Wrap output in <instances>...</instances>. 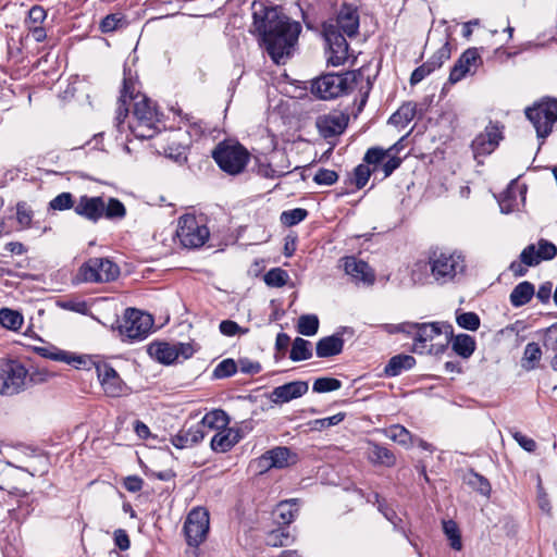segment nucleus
Returning a JSON list of instances; mask_svg holds the SVG:
<instances>
[{"mask_svg": "<svg viewBox=\"0 0 557 557\" xmlns=\"http://www.w3.org/2000/svg\"><path fill=\"white\" fill-rule=\"evenodd\" d=\"M292 454L286 447H276L259 458V466L264 469L284 468L289 465Z\"/></svg>", "mask_w": 557, "mask_h": 557, "instance_id": "22", "label": "nucleus"}, {"mask_svg": "<svg viewBox=\"0 0 557 557\" xmlns=\"http://www.w3.org/2000/svg\"><path fill=\"white\" fill-rule=\"evenodd\" d=\"M309 389L305 381H294L273 388L270 399L273 404L282 405L305 395Z\"/></svg>", "mask_w": 557, "mask_h": 557, "instance_id": "21", "label": "nucleus"}, {"mask_svg": "<svg viewBox=\"0 0 557 557\" xmlns=\"http://www.w3.org/2000/svg\"><path fill=\"white\" fill-rule=\"evenodd\" d=\"M343 348V337L338 334H334L319 339L315 346V351L319 358H329L341 354Z\"/></svg>", "mask_w": 557, "mask_h": 557, "instance_id": "23", "label": "nucleus"}, {"mask_svg": "<svg viewBox=\"0 0 557 557\" xmlns=\"http://www.w3.org/2000/svg\"><path fill=\"white\" fill-rule=\"evenodd\" d=\"M525 115L533 124L537 137H547L557 121V99H544L525 110Z\"/></svg>", "mask_w": 557, "mask_h": 557, "instance_id": "12", "label": "nucleus"}, {"mask_svg": "<svg viewBox=\"0 0 557 557\" xmlns=\"http://www.w3.org/2000/svg\"><path fill=\"white\" fill-rule=\"evenodd\" d=\"M220 332L226 336H234L237 333H247L248 330H243L236 322L232 320H224L220 323Z\"/></svg>", "mask_w": 557, "mask_h": 557, "instance_id": "59", "label": "nucleus"}, {"mask_svg": "<svg viewBox=\"0 0 557 557\" xmlns=\"http://www.w3.org/2000/svg\"><path fill=\"white\" fill-rule=\"evenodd\" d=\"M307 214H308L307 211L301 208H296L293 210L284 211L281 214V222L284 225L293 226V225H296V224L300 223L301 221H304L306 219Z\"/></svg>", "mask_w": 557, "mask_h": 557, "instance_id": "45", "label": "nucleus"}, {"mask_svg": "<svg viewBox=\"0 0 557 557\" xmlns=\"http://www.w3.org/2000/svg\"><path fill=\"white\" fill-rule=\"evenodd\" d=\"M97 376L104 394L109 397H119L124 393V383L117 372L107 363L97 364Z\"/></svg>", "mask_w": 557, "mask_h": 557, "instance_id": "19", "label": "nucleus"}, {"mask_svg": "<svg viewBox=\"0 0 557 557\" xmlns=\"http://www.w3.org/2000/svg\"><path fill=\"white\" fill-rule=\"evenodd\" d=\"M36 382L35 375L29 374L23 363L16 360L0 362V394L13 396L28 388Z\"/></svg>", "mask_w": 557, "mask_h": 557, "instance_id": "8", "label": "nucleus"}, {"mask_svg": "<svg viewBox=\"0 0 557 557\" xmlns=\"http://www.w3.org/2000/svg\"><path fill=\"white\" fill-rule=\"evenodd\" d=\"M210 232L202 220L193 214H184L178 219L176 236L186 248H199L209 238Z\"/></svg>", "mask_w": 557, "mask_h": 557, "instance_id": "11", "label": "nucleus"}, {"mask_svg": "<svg viewBox=\"0 0 557 557\" xmlns=\"http://www.w3.org/2000/svg\"><path fill=\"white\" fill-rule=\"evenodd\" d=\"M63 362L67 364H73L76 369H86L89 370L91 367L97 369V364L101 363L100 361H95L91 357L86 355H76L67 351V358H65Z\"/></svg>", "mask_w": 557, "mask_h": 557, "instance_id": "39", "label": "nucleus"}, {"mask_svg": "<svg viewBox=\"0 0 557 557\" xmlns=\"http://www.w3.org/2000/svg\"><path fill=\"white\" fill-rule=\"evenodd\" d=\"M239 441L238 432L227 426L219 432L211 440V448L218 453L228 451Z\"/></svg>", "mask_w": 557, "mask_h": 557, "instance_id": "24", "label": "nucleus"}, {"mask_svg": "<svg viewBox=\"0 0 557 557\" xmlns=\"http://www.w3.org/2000/svg\"><path fill=\"white\" fill-rule=\"evenodd\" d=\"M359 14L351 5H344L335 20L323 24V35L329 46V62L338 66L348 59V44L345 36L351 38L358 34Z\"/></svg>", "mask_w": 557, "mask_h": 557, "instance_id": "3", "label": "nucleus"}, {"mask_svg": "<svg viewBox=\"0 0 557 557\" xmlns=\"http://www.w3.org/2000/svg\"><path fill=\"white\" fill-rule=\"evenodd\" d=\"M237 371V363L233 359H224L214 369L213 375L216 379L232 376Z\"/></svg>", "mask_w": 557, "mask_h": 557, "instance_id": "48", "label": "nucleus"}, {"mask_svg": "<svg viewBox=\"0 0 557 557\" xmlns=\"http://www.w3.org/2000/svg\"><path fill=\"white\" fill-rule=\"evenodd\" d=\"M257 173L265 178H277L280 177V171L274 170L271 157L267 162L259 161L257 166Z\"/></svg>", "mask_w": 557, "mask_h": 557, "instance_id": "55", "label": "nucleus"}, {"mask_svg": "<svg viewBox=\"0 0 557 557\" xmlns=\"http://www.w3.org/2000/svg\"><path fill=\"white\" fill-rule=\"evenodd\" d=\"M149 355L161 363L170 364L177 360V350L174 344L152 343L148 347Z\"/></svg>", "mask_w": 557, "mask_h": 557, "instance_id": "25", "label": "nucleus"}, {"mask_svg": "<svg viewBox=\"0 0 557 557\" xmlns=\"http://www.w3.org/2000/svg\"><path fill=\"white\" fill-rule=\"evenodd\" d=\"M201 423L206 431H221L230 423L227 413L222 409H214L203 416Z\"/></svg>", "mask_w": 557, "mask_h": 557, "instance_id": "29", "label": "nucleus"}, {"mask_svg": "<svg viewBox=\"0 0 557 557\" xmlns=\"http://www.w3.org/2000/svg\"><path fill=\"white\" fill-rule=\"evenodd\" d=\"M450 46L446 41L437 51L426 61L434 70L440 69L445 61L450 58Z\"/></svg>", "mask_w": 557, "mask_h": 557, "instance_id": "49", "label": "nucleus"}, {"mask_svg": "<svg viewBox=\"0 0 557 557\" xmlns=\"http://www.w3.org/2000/svg\"><path fill=\"white\" fill-rule=\"evenodd\" d=\"M457 324L469 331H475L480 326V318L474 312H463L456 318Z\"/></svg>", "mask_w": 557, "mask_h": 557, "instance_id": "47", "label": "nucleus"}, {"mask_svg": "<svg viewBox=\"0 0 557 557\" xmlns=\"http://www.w3.org/2000/svg\"><path fill=\"white\" fill-rule=\"evenodd\" d=\"M413 322H403L399 324H383L382 329L388 333V334H396V333H405V334H412L413 333Z\"/></svg>", "mask_w": 557, "mask_h": 557, "instance_id": "56", "label": "nucleus"}, {"mask_svg": "<svg viewBox=\"0 0 557 557\" xmlns=\"http://www.w3.org/2000/svg\"><path fill=\"white\" fill-rule=\"evenodd\" d=\"M212 158L223 172L230 175H237L245 170L249 162L250 153L239 143L224 140L213 149Z\"/></svg>", "mask_w": 557, "mask_h": 557, "instance_id": "7", "label": "nucleus"}, {"mask_svg": "<svg viewBox=\"0 0 557 557\" xmlns=\"http://www.w3.org/2000/svg\"><path fill=\"white\" fill-rule=\"evenodd\" d=\"M343 267L347 275H349L356 283L371 286L375 281L373 270L363 260L357 259L354 256L345 257L343 259Z\"/></svg>", "mask_w": 557, "mask_h": 557, "instance_id": "20", "label": "nucleus"}, {"mask_svg": "<svg viewBox=\"0 0 557 557\" xmlns=\"http://www.w3.org/2000/svg\"><path fill=\"white\" fill-rule=\"evenodd\" d=\"M274 170L280 171V177L290 172V163L288 157L283 151H274L271 153Z\"/></svg>", "mask_w": 557, "mask_h": 557, "instance_id": "46", "label": "nucleus"}, {"mask_svg": "<svg viewBox=\"0 0 557 557\" xmlns=\"http://www.w3.org/2000/svg\"><path fill=\"white\" fill-rule=\"evenodd\" d=\"M239 368L242 373L245 374H257L261 371V364L257 361L243 358L238 360L237 369Z\"/></svg>", "mask_w": 557, "mask_h": 557, "instance_id": "61", "label": "nucleus"}, {"mask_svg": "<svg viewBox=\"0 0 557 557\" xmlns=\"http://www.w3.org/2000/svg\"><path fill=\"white\" fill-rule=\"evenodd\" d=\"M410 278L414 284L425 285L430 283L431 271H430V257L428 261L418 260L410 269Z\"/></svg>", "mask_w": 557, "mask_h": 557, "instance_id": "33", "label": "nucleus"}, {"mask_svg": "<svg viewBox=\"0 0 557 557\" xmlns=\"http://www.w3.org/2000/svg\"><path fill=\"white\" fill-rule=\"evenodd\" d=\"M35 351L44 357V358H48V359H51V360H54V361H61L63 362L64 360H66L65 358H67V351L66 350H63V349H60L55 346H42V347H36L35 348Z\"/></svg>", "mask_w": 557, "mask_h": 557, "instance_id": "43", "label": "nucleus"}, {"mask_svg": "<svg viewBox=\"0 0 557 557\" xmlns=\"http://www.w3.org/2000/svg\"><path fill=\"white\" fill-rule=\"evenodd\" d=\"M557 256V247L547 239H540L537 244L528 245L520 253L522 263L527 267H535L542 261H548Z\"/></svg>", "mask_w": 557, "mask_h": 557, "instance_id": "14", "label": "nucleus"}, {"mask_svg": "<svg viewBox=\"0 0 557 557\" xmlns=\"http://www.w3.org/2000/svg\"><path fill=\"white\" fill-rule=\"evenodd\" d=\"M210 515L201 506L193 508L186 516L183 525V533L188 546L198 547L209 534Z\"/></svg>", "mask_w": 557, "mask_h": 557, "instance_id": "10", "label": "nucleus"}, {"mask_svg": "<svg viewBox=\"0 0 557 557\" xmlns=\"http://www.w3.org/2000/svg\"><path fill=\"white\" fill-rule=\"evenodd\" d=\"M16 221L21 230L29 228L33 221V210L24 202H17L16 205Z\"/></svg>", "mask_w": 557, "mask_h": 557, "instance_id": "40", "label": "nucleus"}, {"mask_svg": "<svg viewBox=\"0 0 557 557\" xmlns=\"http://www.w3.org/2000/svg\"><path fill=\"white\" fill-rule=\"evenodd\" d=\"M502 139V132L499 127L490 123L485 129L476 135L471 144L473 156L475 159L491 154Z\"/></svg>", "mask_w": 557, "mask_h": 557, "instance_id": "16", "label": "nucleus"}, {"mask_svg": "<svg viewBox=\"0 0 557 557\" xmlns=\"http://www.w3.org/2000/svg\"><path fill=\"white\" fill-rule=\"evenodd\" d=\"M298 511L297 500L288 499L277 504L274 515L278 523L289 524L294 521Z\"/></svg>", "mask_w": 557, "mask_h": 557, "instance_id": "30", "label": "nucleus"}, {"mask_svg": "<svg viewBox=\"0 0 557 557\" xmlns=\"http://www.w3.org/2000/svg\"><path fill=\"white\" fill-rule=\"evenodd\" d=\"M443 532L449 541V545L455 550L462 549V541L460 530L457 523L453 520L443 521Z\"/></svg>", "mask_w": 557, "mask_h": 557, "instance_id": "36", "label": "nucleus"}, {"mask_svg": "<svg viewBox=\"0 0 557 557\" xmlns=\"http://www.w3.org/2000/svg\"><path fill=\"white\" fill-rule=\"evenodd\" d=\"M534 295V285L528 281H523L513 287L509 300L512 307L519 308L530 302Z\"/></svg>", "mask_w": 557, "mask_h": 557, "instance_id": "26", "label": "nucleus"}, {"mask_svg": "<svg viewBox=\"0 0 557 557\" xmlns=\"http://www.w3.org/2000/svg\"><path fill=\"white\" fill-rule=\"evenodd\" d=\"M345 418L344 413H336L332 417L318 419L314 421V429L317 430H323L330 426L337 425L341 423Z\"/></svg>", "mask_w": 557, "mask_h": 557, "instance_id": "60", "label": "nucleus"}, {"mask_svg": "<svg viewBox=\"0 0 557 557\" xmlns=\"http://www.w3.org/2000/svg\"><path fill=\"white\" fill-rule=\"evenodd\" d=\"M416 116V104L412 102L404 103L388 120V123L395 126L405 127Z\"/></svg>", "mask_w": 557, "mask_h": 557, "instance_id": "32", "label": "nucleus"}, {"mask_svg": "<svg viewBox=\"0 0 557 557\" xmlns=\"http://www.w3.org/2000/svg\"><path fill=\"white\" fill-rule=\"evenodd\" d=\"M453 349L457 355L468 358L475 349V341L467 334L457 335L453 339Z\"/></svg>", "mask_w": 557, "mask_h": 557, "instance_id": "35", "label": "nucleus"}, {"mask_svg": "<svg viewBox=\"0 0 557 557\" xmlns=\"http://www.w3.org/2000/svg\"><path fill=\"white\" fill-rule=\"evenodd\" d=\"M430 271L436 285L457 283L466 274V257L458 250L433 251L430 253Z\"/></svg>", "mask_w": 557, "mask_h": 557, "instance_id": "5", "label": "nucleus"}, {"mask_svg": "<svg viewBox=\"0 0 557 557\" xmlns=\"http://www.w3.org/2000/svg\"><path fill=\"white\" fill-rule=\"evenodd\" d=\"M289 539V533L285 529H277L269 533L267 544L272 547H282L288 544Z\"/></svg>", "mask_w": 557, "mask_h": 557, "instance_id": "50", "label": "nucleus"}, {"mask_svg": "<svg viewBox=\"0 0 557 557\" xmlns=\"http://www.w3.org/2000/svg\"><path fill=\"white\" fill-rule=\"evenodd\" d=\"M371 176V170L366 164H359L354 171L355 184L358 189L366 186Z\"/></svg>", "mask_w": 557, "mask_h": 557, "instance_id": "54", "label": "nucleus"}, {"mask_svg": "<svg viewBox=\"0 0 557 557\" xmlns=\"http://www.w3.org/2000/svg\"><path fill=\"white\" fill-rule=\"evenodd\" d=\"M367 456L371 462L386 467H393L396 462V457L389 449L372 442L369 443Z\"/></svg>", "mask_w": 557, "mask_h": 557, "instance_id": "28", "label": "nucleus"}, {"mask_svg": "<svg viewBox=\"0 0 557 557\" xmlns=\"http://www.w3.org/2000/svg\"><path fill=\"white\" fill-rule=\"evenodd\" d=\"M416 359L410 355H396L392 357L384 368V373L389 376H397L401 372L410 370L414 367Z\"/></svg>", "mask_w": 557, "mask_h": 557, "instance_id": "27", "label": "nucleus"}, {"mask_svg": "<svg viewBox=\"0 0 557 557\" xmlns=\"http://www.w3.org/2000/svg\"><path fill=\"white\" fill-rule=\"evenodd\" d=\"M413 333L410 334L413 338V351L423 354L424 351L432 352L433 346L428 347L429 342L443 335L440 323H413Z\"/></svg>", "mask_w": 557, "mask_h": 557, "instance_id": "17", "label": "nucleus"}, {"mask_svg": "<svg viewBox=\"0 0 557 557\" xmlns=\"http://www.w3.org/2000/svg\"><path fill=\"white\" fill-rule=\"evenodd\" d=\"M120 276V267L109 258L94 257L78 269L76 278L82 283H110Z\"/></svg>", "mask_w": 557, "mask_h": 557, "instance_id": "9", "label": "nucleus"}, {"mask_svg": "<svg viewBox=\"0 0 557 557\" xmlns=\"http://www.w3.org/2000/svg\"><path fill=\"white\" fill-rule=\"evenodd\" d=\"M363 75L359 72H346L344 74H326L311 82V92L323 100L336 98L345 92L354 90L358 85L366 88L360 108L367 102L371 83L367 78L363 86Z\"/></svg>", "mask_w": 557, "mask_h": 557, "instance_id": "4", "label": "nucleus"}, {"mask_svg": "<svg viewBox=\"0 0 557 557\" xmlns=\"http://www.w3.org/2000/svg\"><path fill=\"white\" fill-rule=\"evenodd\" d=\"M337 180V173L333 170L327 169H320L313 177V181L317 184L326 186L333 185L334 183H336Z\"/></svg>", "mask_w": 557, "mask_h": 557, "instance_id": "53", "label": "nucleus"}, {"mask_svg": "<svg viewBox=\"0 0 557 557\" xmlns=\"http://www.w3.org/2000/svg\"><path fill=\"white\" fill-rule=\"evenodd\" d=\"M153 326V319L150 314L140 310L128 308L125 311L122 333L131 339L145 338Z\"/></svg>", "mask_w": 557, "mask_h": 557, "instance_id": "13", "label": "nucleus"}, {"mask_svg": "<svg viewBox=\"0 0 557 557\" xmlns=\"http://www.w3.org/2000/svg\"><path fill=\"white\" fill-rule=\"evenodd\" d=\"M135 86L131 77L127 76V70L124 69L123 88L119 98L116 110V127L121 131L125 117L128 114L127 103L134 100V109L128 128L132 134L139 139H150L159 132V117L156 107L144 95H134Z\"/></svg>", "mask_w": 557, "mask_h": 557, "instance_id": "2", "label": "nucleus"}, {"mask_svg": "<svg viewBox=\"0 0 557 557\" xmlns=\"http://www.w3.org/2000/svg\"><path fill=\"white\" fill-rule=\"evenodd\" d=\"M482 64L481 54L478 48L467 49L455 63L449 74V82L456 84L468 74L472 75Z\"/></svg>", "mask_w": 557, "mask_h": 557, "instance_id": "15", "label": "nucleus"}, {"mask_svg": "<svg viewBox=\"0 0 557 557\" xmlns=\"http://www.w3.org/2000/svg\"><path fill=\"white\" fill-rule=\"evenodd\" d=\"M74 211L77 215L97 223L102 218L107 220H122L126 215L125 206L116 198H103L100 196H81Z\"/></svg>", "mask_w": 557, "mask_h": 557, "instance_id": "6", "label": "nucleus"}, {"mask_svg": "<svg viewBox=\"0 0 557 557\" xmlns=\"http://www.w3.org/2000/svg\"><path fill=\"white\" fill-rule=\"evenodd\" d=\"M23 315L15 310L2 308L0 310V324L12 331L18 330L23 324Z\"/></svg>", "mask_w": 557, "mask_h": 557, "instance_id": "38", "label": "nucleus"}, {"mask_svg": "<svg viewBox=\"0 0 557 557\" xmlns=\"http://www.w3.org/2000/svg\"><path fill=\"white\" fill-rule=\"evenodd\" d=\"M319 330V319L315 314H302L298 319L297 332L304 336H313Z\"/></svg>", "mask_w": 557, "mask_h": 557, "instance_id": "37", "label": "nucleus"}, {"mask_svg": "<svg viewBox=\"0 0 557 557\" xmlns=\"http://www.w3.org/2000/svg\"><path fill=\"white\" fill-rule=\"evenodd\" d=\"M288 274L281 268L271 269L264 275V282L271 287H282L287 283Z\"/></svg>", "mask_w": 557, "mask_h": 557, "instance_id": "41", "label": "nucleus"}, {"mask_svg": "<svg viewBox=\"0 0 557 557\" xmlns=\"http://www.w3.org/2000/svg\"><path fill=\"white\" fill-rule=\"evenodd\" d=\"M252 10L253 27L261 36L265 50L276 64L284 63L298 40L300 24L281 14L276 8L253 3Z\"/></svg>", "mask_w": 557, "mask_h": 557, "instance_id": "1", "label": "nucleus"}, {"mask_svg": "<svg viewBox=\"0 0 557 557\" xmlns=\"http://www.w3.org/2000/svg\"><path fill=\"white\" fill-rule=\"evenodd\" d=\"M435 70L428 63H423L421 66L417 67L411 76H410V84L416 85L420 83L422 79H424L428 75H430Z\"/></svg>", "mask_w": 557, "mask_h": 557, "instance_id": "58", "label": "nucleus"}, {"mask_svg": "<svg viewBox=\"0 0 557 557\" xmlns=\"http://www.w3.org/2000/svg\"><path fill=\"white\" fill-rule=\"evenodd\" d=\"M386 154H387V151H385V150H383L381 148H376V147L375 148H370L367 151L363 160L368 164H377V163L382 162L385 159Z\"/></svg>", "mask_w": 557, "mask_h": 557, "instance_id": "62", "label": "nucleus"}, {"mask_svg": "<svg viewBox=\"0 0 557 557\" xmlns=\"http://www.w3.org/2000/svg\"><path fill=\"white\" fill-rule=\"evenodd\" d=\"M124 18L120 14H109L102 18L100 23V29L102 33H111L116 30L122 24H124Z\"/></svg>", "mask_w": 557, "mask_h": 557, "instance_id": "51", "label": "nucleus"}, {"mask_svg": "<svg viewBox=\"0 0 557 557\" xmlns=\"http://www.w3.org/2000/svg\"><path fill=\"white\" fill-rule=\"evenodd\" d=\"M348 122V114L342 111H332L318 116L315 125L320 135L329 138L341 135L346 129Z\"/></svg>", "mask_w": 557, "mask_h": 557, "instance_id": "18", "label": "nucleus"}, {"mask_svg": "<svg viewBox=\"0 0 557 557\" xmlns=\"http://www.w3.org/2000/svg\"><path fill=\"white\" fill-rule=\"evenodd\" d=\"M391 441L408 448L413 445V435L403 425L394 424L383 431Z\"/></svg>", "mask_w": 557, "mask_h": 557, "instance_id": "31", "label": "nucleus"}, {"mask_svg": "<svg viewBox=\"0 0 557 557\" xmlns=\"http://www.w3.org/2000/svg\"><path fill=\"white\" fill-rule=\"evenodd\" d=\"M185 431L187 433V436H188L191 445L197 444L200 441H202L207 434V431L203 428L201 421Z\"/></svg>", "mask_w": 557, "mask_h": 557, "instance_id": "57", "label": "nucleus"}, {"mask_svg": "<svg viewBox=\"0 0 557 557\" xmlns=\"http://www.w3.org/2000/svg\"><path fill=\"white\" fill-rule=\"evenodd\" d=\"M342 387V382L334 377H319L314 381L312 389L315 393H327Z\"/></svg>", "mask_w": 557, "mask_h": 557, "instance_id": "42", "label": "nucleus"}, {"mask_svg": "<svg viewBox=\"0 0 557 557\" xmlns=\"http://www.w3.org/2000/svg\"><path fill=\"white\" fill-rule=\"evenodd\" d=\"M544 345L547 349L557 352V324L546 330Z\"/></svg>", "mask_w": 557, "mask_h": 557, "instance_id": "64", "label": "nucleus"}, {"mask_svg": "<svg viewBox=\"0 0 557 557\" xmlns=\"http://www.w3.org/2000/svg\"><path fill=\"white\" fill-rule=\"evenodd\" d=\"M312 357V345L309 341L296 337L293 342L289 358L293 361L308 360Z\"/></svg>", "mask_w": 557, "mask_h": 557, "instance_id": "34", "label": "nucleus"}, {"mask_svg": "<svg viewBox=\"0 0 557 557\" xmlns=\"http://www.w3.org/2000/svg\"><path fill=\"white\" fill-rule=\"evenodd\" d=\"M542 350L536 343H529L524 348L523 358L529 362H536L541 359Z\"/></svg>", "mask_w": 557, "mask_h": 557, "instance_id": "63", "label": "nucleus"}, {"mask_svg": "<svg viewBox=\"0 0 557 557\" xmlns=\"http://www.w3.org/2000/svg\"><path fill=\"white\" fill-rule=\"evenodd\" d=\"M375 498L379 504V506H377L379 510L384 515V517L394 525L395 529L401 530L403 533H405L403 528H400V525H399L401 522V519L397 516V513L393 509L388 508L384 504V502H381L377 494H375Z\"/></svg>", "mask_w": 557, "mask_h": 557, "instance_id": "52", "label": "nucleus"}, {"mask_svg": "<svg viewBox=\"0 0 557 557\" xmlns=\"http://www.w3.org/2000/svg\"><path fill=\"white\" fill-rule=\"evenodd\" d=\"M76 203L73 201V196L71 193L64 191L55 196L50 202L49 207L52 210L63 211L71 208H74Z\"/></svg>", "mask_w": 557, "mask_h": 557, "instance_id": "44", "label": "nucleus"}]
</instances>
